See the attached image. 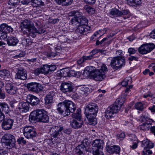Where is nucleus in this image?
Segmentation results:
<instances>
[{"label":"nucleus","mask_w":155,"mask_h":155,"mask_svg":"<svg viewBox=\"0 0 155 155\" xmlns=\"http://www.w3.org/2000/svg\"><path fill=\"white\" fill-rule=\"evenodd\" d=\"M32 5L33 7H37L40 5H43V2L41 0H32Z\"/></svg>","instance_id":"58836bf2"},{"label":"nucleus","mask_w":155,"mask_h":155,"mask_svg":"<svg viewBox=\"0 0 155 155\" xmlns=\"http://www.w3.org/2000/svg\"><path fill=\"white\" fill-rule=\"evenodd\" d=\"M7 37V34L2 30H0V39H5Z\"/></svg>","instance_id":"de8ad7c7"},{"label":"nucleus","mask_w":155,"mask_h":155,"mask_svg":"<svg viewBox=\"0 0 155 155\" xmlns=\"http://www.w3.org/2000/svg\"><path fill=\"white\" fill-rule=\"evenodd\" d=\"M27 101L32 106H35L39 104L40 100L36 97L31 94H28L27 97Z\"/></svg>","instance_id":"412c9836"},{"label":"nucleus","mask_w":155,"mask_h":155,"mask_svg":"<svg viewBox=\"0 0 155 155\" xmlns=\"http://www.w3.org/2000/svg\"><path fill=\"white\" fill-rule=\"evenodd\" d=\"M2 142L9 148L14 147L15 145L16 141L14 136L10 134H6L2 137Z\"/></svg>","instance_id":"423d86ee"},{"label":"nucleus","mask_w":155,"mask_h":155,"mask_svg":"<svg viewBox=\"0 0 155 155\" xmlns=\"http://www.w3.org/2000/svg\"><path fill=\"white\" fill-rule=\"evenodd\" d=\"M7 41L9 46H15L18 42V40L16 37L11 36L8 38Z\"/></svg>","instance_id":"393cba45"},{"label":"nucleus","mask_w":155,"mask_h":155,"mask_svg":"<svg viewBox=\"0 0 155 155\" xmlns=\"http://www.w3.org/2000/svg\"><path fill=\"white\" fill-rule=\"evenodd\" d=\"M41 74H46L49 73L48 71V65H44L43 66L40 67Z\"/></svg>","instance_id":"a19ab883"},{"label":"nucleus","mask_w":155,"mask_h":155,"mask_svg":"<svg viewBox=\"0 0 155 155\" xmlns=\"http://www.w3.org/2000/svg\"><path fill=\"white\" fill-rule=\"evenodd\" d=\"M98 110V106L95 103H89L86 107L84 113L89 121L90 124L95 125L97 124V120L95 117Z\"/></svg>","instance_id":"f03ea898"},{"label":"nucleus","mask_w":155,"mask_h":155,"mask_svg":"<svg viewBox=\"0 0 155 155\" xmlns=\"http://www.w3.org/2000/svg\"><path fill=\"white\" fill-rule=\"evenodd\" d=\"M20 0H9L8 2L9 5L13 6H15L19 3Z\"/></svg>","instance_id":"49530a36"},{"label":"nucleus","mask_w":155,"mask_h":155,"mask_svg":"<svg viewBox=\"0 0 155 155\" xmlns=\"http://www.w3.org/2000/svg\"><path fill=\"white\" fill-rule=\"evenodd\" d=\"M120 12L121 13L120 14V16H121L122 15H126L128 14L129 11L128 10H126L120 11Z\"/></svg>","instance_id":"338daca9"},{"label":"nucleus","mask_w":155,"mask_h":155,"mask_svg":"<svg viewBox=\"0 0 155 155\" xmlns=\"http://www.w3.org/2000/svg\"><path fill=\"white\" fill-rule=\"evenodd\" d=\"M121 98H118L114 104L108 107L106 110L105 117L107 119H110L114 116L119 111L125 101V98L123 95Z\"/></svg>","instance_id":"20e7f679"},{"label":"nucleus","mask_w":155,"mask_h":155,"mask_svg":"<svg viewBox=\"0 0 155 155\" xmlns=\"http://www.w3.org/2000/svg\"><path fill=\"white\" fill-rule=\"evenodd\" d=\"M151 123L146 122L140 125L139 128L140 130H148L151 127Z\"/></svg>","instance_id":"473e14b6"},{"label":"nucleus","mask_w":155,"mask_h":155,"mask_svg":"<svg viewBox=\"0 0 155 155\" xmlns=\"http://www.w3.org/2000/svg\"><path fill=\"white\" fill-rule=\"evenodd\" d=\"M0 27L1 30L7 33H12L13 31V28L6 23H3L1 24Z\"/></svg>","instance_id":"bb28decb"},{"label":"nucleus","mask_w":155,"mask_h":155,"mask_svg":"<svg viewBox=\"0 0 155 155\" xmlns=\"http://www.w3.org/2000/svg\"><path fill=\"white\" fill-rule=\"evenodd\" d=\"M120 149L119 146H111L107 144L106 147V150L109 153L111 154L114 153L119 154Z\"/></svg>","instance_id":"f3484780"},{"label":"nucleus","mask_w":155,"mask_h":155,"mask_svg":"<svg viewBox=\"0 0 155 155\" xmlns=\"http://www.w3.org/2000/svg\"><path fill=\"white\" fill-rule=\"evenodd\" d=\"M129 53V56H130L131 54H134L136 53V50L133 48H129L128 51Z\"/></svg>","instance_id":"6e6d98bb"},{"label":"nucleus","mask_w":155,"mask_h":155,"mask_svg":"<svg viewBox=\"0 0 155 155\" xmlns=\"http://www.w3.org/2000/svg\"><path fill=\"white\" fill-rule=\"evenodd\" d=\"M30 108L29 104L27 102L22 101L20 102L16 108L15 111L20 113H26Z\"/></svg>","instance_id":"f8f14e48"},{"label":"nucleus","mask_w":155,"mask_h":155,"mask_svg":"<svg viewBox=\"0 0 155 155\" xmlns=\"http://www.w3.org/2000/svg\"><path fill=\"white\" fill-rule=\"evenodd\" d=\"M125 64V59L118 58V57H114L111 60L110 65L113 69H117L124 66Z\"/></svg>","instance_id":"1a4fd4ad"},{"label":"nucleus","mask_w":155,"mask_h":155,"mask_svg":"<svg viewBox=\"0 0 155 155\" xmlns=\"http://www.w3.org/2000/svg\"><path fill=\"white\" fill-rule=\"evenodd\" d=\"M103 141L100 139L95 140L92 143L93 154V155H104L101 150L102 148Z\"/></svg>","instance_id":"6e6552de"},{"label":"nucleus","mask_w":155,"mask_h":155,"mask_svg":"<svg viewBox=\"0 0 155 155\" xmlns=\"http://www.w3.org/2000/svg\"><path fill=\"white\" fill-rule=\"evenodd\" d=\"M11 77L10 72L7 70L4 69L0 70V79H5Z\"/></svg>","instance_id":"a878e982"},{"label":"nucleus","mask_w":155,"mask_h":155,"mask_svg":"<svg viewBox=\"0 0 155 155\" xmlns=\"http://www.w3.org/2000/svg\"><path fill=\"white\" fill-rule=\"evenodd\" d=\"M135 108L139 110L142 111L143 110V104L140 102L136 103L135 105Z\"/></svg>","instance_id":"79ce46f5"},{"label":"nucleus","mask_w":155,"mask_h":155,"mask_svg":"<svg viewBox=\"0 0 155 155\" xmlns=\"http://www.w3.org/2000/svg\"><path fill=\"white\" fill-rule=\"evenodd\" d=\"M20 27L21 30L26 29L27 35L29 37L35 38L37 33L41 34L45 31L44 28H39L37 30L33 24L28 20H25L21 23Z\"/></svg>","instance_id":"f257e3e1"},{"label":"nucleus","mask_w":155,"mask_h":155,"mask_svg":"<svg viewBox=\"0 0 155 155\" xmlns=\"http://www.w3.org/2000/svg\"><path fill=\"white\" fill-rule=\"evenodd\" d=\"M127 3L130 5H139L141 4V0H126Z\"/></svg>","instance_id":"72a5a7b5"},{"label":"nucleus","mask_w":155,"mask_h":155,"mask_svg":"<svg viewBox=\"0 0 155 155\" xmlns=\"http://www.w3.org/2000/svg\"><path fill=\"white\" fill-rule=\"evenodd\" d=\"M10 111L7 104L5 103H0V111L8 113Z\"/></svg>","instance_id":"c85d7f7f"},{"label":"nucleus","mask_w":155,"mask_h":155,"mask_svg":"<svg viewBox=\"0 0 155 155\" xmlns=\"http://www.w3.org/2000/svg\"><path fill=\"white\" fill-rule=\"evenodd\" d=\"M62 127L55 126L51 128L50 132L54 138L58 137L61 134V131L63 130Z\"/></svg>","instance_id":"6ab92c4d"},{"label":"nucleus","mask_w":155,"mask_h":155,"mask_svg":"<svg viewBox=\"0 0 155 155\" xmlns=\"http://www.w3.org/2000/svg\"><path fill=\"white\" fill-rule=\"evenodd\" d=\"M84 9L90 14H92L94 12V9L88 5L85 6Z\"/></svg>","instance_id":"a18cd8bd"},{"label":"nucleus","mask_w":155,"mask_h":155,"mask_svg":"<svg viewBox=\"0 0 155 155\" xmlns=\"http://www.w3.org/2000/svg\"><path fill=\"white\" fill-rule=\"evenodd\" d=\"M55 1L59 4L62 3L64 5H68L71 4L73 0H55Z\"/></svg>","instance_id":"4c0bfd02"},{"label":"nucleus","mask_w":155,"mask_h":155,"mask_svg":"<svg viewBox=\"0 0 155 155\" xmlns=\"http://www.w3.org/2000/svg\"><path fill=\"white\" fill-rule=\"evenodd\" d=\"M132 137L133 138H130V139L131 141L133 142V143L132 145H130V146L133 149H135L137 148V139L134 135H132Z\"/></svg>","instance_id":"c9c22d12"},{"label":"nucleus","mask_w":155,"mask_h":155,"mask_svg":"<svg viewBox=\"0 0 155 155\" xmlns=\"http://www.w3.org/2000/svg\"><path fill=\"white\" fill-rule=\"evenodd\" d=\"M152 151L148 149L147 148L144 149L142 151V153L143 155H150L152 154Z\"/></svg>","instance_id":"8fccbe9b"},{"label":"nucleus","mask_w":155,"mask_h":155,"mask_svg":"<svg viewBox=\"0 0 155 155\" xmlns=\"http://www.w3.org/2000/svg\"><path fill=\"white\" fill-rule=\"evenodd\" d=\"M141 146L144 147V149L146 148H151L153 147V144L149 140L147 139L142 141Z\"/></svg>","instance_id":"cd10ccee"},{"label":"nucleus","mask_w":155,"mask_h":155,"mask_svg":"<svg viewBox=\"0 0 155 155\" xmlns=\"http://www.w3.org/2000/svg\"><path fill=\"white\" fill-rule=\"evenodd\" d=\"M34 73L35 75H38L40 74H41V71L40 67L35 70Z\"/></svg>","instance_id":"13d9d810"},{"label":"nucleus","mask_w":155,"mask_h":155,"mask_svg":"<svg viewBox=\"0 0 155 155\" xmlns=\"http://www.w3.org/2000/svg\"><path fill=\"white\" fill-rule=\"evenodd\" d=\"M74 18H72L70 22V24L74 26V28L80 25L78 17L74 16Z\"/></svg>","instance_id":"2f4dec72"},{"label":"nucleus","mask_w":155,"mask_h":155,"mask_svg":"<svg viewBox=\"0 0 155 155\" xmlns=\"http://www.w3.org/2000/svg\"><path fill=\"white\" fill-rule=\"evenodd\" d=\"M5 97V92L1 89H0V99H4Z\"/></svg>","instance_id":"4d7b16f0"},{"label":"nucleus","mask_w":155,"mask_h":155,"mask_svg":"<svg viewBox=\"0 0 155 155\" xmlns=\"http://www.w3.org/2000/svg\"><path fill=\"white\" fill-rule=\"evenodd\" d=\"M98 71H100L102 73H104V75H105L106 72L107 71V68L105 64H103L101 66L100 69Z\"/></svg>","instance_id":"3c124183"},{"label":"nucleus","mask_w":155,"mask_h":155,"mask_svg":"<svg viewBox=\"0 0 155 155\" xmlns=\"http://www.w3.org/2000/svg\"><path fill=\"white\" fill-rule=\"evenodd\" d=\"M132 79L130 77H128L125 78L122 82L121 85L123 86H126L128 84L131 83Z\"/></svg>","instance_id":"ea45409f"},{"label":"nucleus","mask_w":155,"mask_h":155,"mask_svg":"<svg viewBox=\"0 0 155 155\" xmlns=\"http://www.w3.org/2000/svg\"><path fill=\"white\" fill-rule=\"evenodd\" d=\"M5 90L6 92L11 95L16 94L18 91V88L14 84L12 83H7L5 86Z\"/></svg>","instance_id":"ddd939ff"},{"label":"nucleus","mask_w":155,"mask_h":155,"mask_svg":"<svg viewBox=\"0 0 155 155\" xmlns=\"http://www.w3.org/2000/svg\"><path fill=\"white\" fill-rule=\"evenodd\" d=\"M18 104V102L16 100L12 101L10 102V106L12 108H15L17 107Z\"/></svg>","instance_id":"603ef678"},{"label":"nucleus","mask_w":155,"mask_h":155,"mask_svg":"<svg viewBox=\"0 0 155 155\" xmlns=\"http://www.w3.org/2000/svg\"><path fill=\"white\" fill-rule=\"evenodd\" d=\"M86 150V148L81 144L79 145L76 148V152L79 155L85 152Z\"/></svg>","instance_id":"f704fd0d"},{"label":"nucleus","mask_w":155,"mask_h":155,"mask_svg":"<svg viewBox=\"0 0 155 155\" xmlns=\"http://www.w3.org/2000/svg\"><path fill=\"white\" fill-rule=\"evenodd\" d=\"M27 71L25 70L23 68H19L15 75V79L25 80L27 78Z\"/></svg>","instance_id":"2eb2a0df"},{"label":"nucleus","mask_w":155,"mask_h":155,"mask_svg":"<svg viewBox=\"0 0 155 155\" xmlns=\"http://www.w3.org/2000/svg\"><path fill=\"white\" fill-rule=\"evenodd\" d=\"M70 123L72 127L75 129H77L82 126L83 122V121H81L80 120H77L73 119L70 121Z\"/></svg>","instance_id":"b1692460"},{"label":"nucleus","mask_w":155,"mask_h":155,"mask_svg":"<svg viewBox=\"0 0 155 155\" xmlns=\"http://www.w3.org/2000/svg\"><path fill=\"white\" fill-rule=\"evenodd\" d=\"M30 41L29 39L24 38L22 40L21 43L24 45H29L31 44V42Z\"/></svg>","instance_id":"09e8293b"},{"label":"nucleus","mask_w":155,"mask_h":155,"mask_svg":"<svg viewBox=\"0 0 155 155\" xmlns=\"http://www.w3.org/2000/svg\"><path fill=\"white\" fill-rule=\"evenodd\" d=\"M56 67L55 65H48V71L49 73L54 71L56 69Z\"/></svg>","instance_id":"5fc2aeb1"},{"label":"nucleus","mask_w":155,"mask_h":155,"mask_svg":"<svg viewBox=\"0 0 155 155\" xmlns=\"http://www.w3.org/2000/svg\"><path fill=\"white\" fill-rule=\"evenodd\" d=\"M27 87L28 89L32 91L37 92L41 89L40 84L36 82H31L27 84Z\"/></svg>","instance_id":"dca6fc26"},{"label":"nucleus","mask_w":155,"mask_h":155,"mask_svg":"<svg viewBox=\"0 0 155 155\" xmlns=\"http://www.w3.org/2000/svg\"><path fill=\"white\" fill-rule=\"evenodd\" d=\"M76 109V105L72 101L65 100L58 104L57 110L60 114L64 116L69 115L70 113H73Z\"/></svg>","instance_id":"7ed1b4c3"},{"label":"nucleus","mask_w":155,"mask_h":155,"mask_svg":"<svg viewBox=\"0 0 155 155\" xmlns=\"http://www.w3.org/2000/svg\"><path fill=\"white\" fill-rule=\"evenodd\" d=\"M3 121L2 124V126L3 129L8 130L12 128L14 122L13 119L5 118L4 120Z\"/></svg>","instance_id":"4468645a"},{"label":"nucleus","mask_w":155,"mask_h":155,"mask_svg":"<svg viewBox=\"0 0 155 155\" xmlns=\"http://www.w3.org/2000/svg\"><path fill=\"white\" fill-rule=\"evenodd\" d=\"M125 136V135L124 133H122L120 134H118L117 135V138L120 140H122Z\"/></svg>","instance_id":"052dcab7"},{"label":"nucleus","mask_w":155,"mask_h":155,"mask_svg":"<svg viewBox=\"0 0 155 155\" xmlns=\"http://www.w3.org/2000/svg\"><path fill=\"white\" fill-rule=\"evenodd\" d=\"M49 117L47 112L43 109H38L32 112L29 116L31 121L36 120L43 123L49 121Z\"/></svg>","instance_id":"39448f33"},{"label":"nucleus","mask_w":155,"mask_h":155,"mask_svg":"<svg viewBox=\"0 0 155 155\" xmlns=\"http://www.w3.org/2000/svg\"><path fill=\"white\" fill-rule=\"evenodd\" d=\"M124 53L121 50H117L115 53L116 55L117 56L116 57H118V58H122L123 59H125L124 57L123 56Z\"/></svg>","instance_id":"37998d69"},{"label":"nucleus","mask_w":155,"mask_h":155,"mask_svg":"<svg viewBox=\"0 0 155 155\" xmlns=\"http://www.w3.org/2000/svg\"><path fill=\"white\" fill-rule=\"evenodd\" d=\"M56 94L55 92L53 90H51L49 91L48 94L47 95H49V96L53 98V97L55 96Z\"/></svg>","instance_id":"bf43d9fd"},{"label":"nucleus","mask_w":155,"mask_h":155,"mask_svg":"<svg viewBox=\"0 0 155 155\" xmlns=\"http://www.w3.org/2000/svg\"><path fill=\"white\" fill-rule=\"evenodd\" d=\"M73 87L71 83H62L60 87L61 90L64 93L71 92L73 91Z\"/></svg>","instance_id":"a211bd4d"},{"label":"nucleus","mask_w":155,"mask_h":155,"mask_svg":"<svg viewBox=\"0 0 155 155\" xmlns=\"http://www.w3.org/2000/svg\"><path fill=\"white\" fill-rule=\"evenodd\" d=\"M72 71L68 68L63 69L58 72V74L61 77H71L72 76L71 74Z\"/></svg>","instance_id":"5701e85b"},{"label":"nucleus","mask_w":155,"mask_h":155,"mask_svg":"<svg viewBox=\"0 0 155 155\" xmlns=\"http://www.w3.org/2000/svg\"><path fill=\"white\" fill-rule=\"evenodd\" d=\"M90 26L85 25H79L76 30L75 32L78 34L85 35L89 32L91 30Z\"/></svg>","instance_id":"aec40b11"},{"label":"nucleus","mask_w":155,"mask_h":155,"mask_svg":"<svg viewBox=\"0 0 155 155\" xmlns=\"http://www.w3.org/2000/svg\"><path fill=\"white\" fill-rule=\"evenodd\" d=\"M129 56L130 57L128 58V60L129 61H137L138 58L137 57L134 56H131V55Z\"/></svg>","instance_id":"0e129e2a"},{"label":"nucleus","mask_w":155,"mask_h":155,"mask_svg":"<svg viewBox=\"0 0 155 155\" xmlns=\"http://www.w3.org/2000/svg\"><path fill=\"white\" fill-rule=\"evenodd\" d=\"M155 48L153 44L144 45L140 47L138 51L139 53L141 54H145L150 52Z\"/></svg>","instance_id":"9b49d317"},{"label":"nucleus","mask_w":155,"mask_h":155,"mask_svg":"<svg viewBox=\"0 0 155 155\" xmlns=\"http://www.w3.org/2000/svg\"><path fill=\"white\" fill-rule=\"evenodd\" d=\"M92 69L93 67L92 66L87 67L85 68V71L89 73V74H90L93 71Z\"/></svg>","instance_id":"e2e57ef3"},{"label":"nucleus","mask_w":155,"mask_h":155,"mask_svg":"<svg viewBox=\"0 0 155 155\" xmlns=\"http://www.w3.org/2000/svg\"><path fill=\"white\" fill-rule=\"evenodd\" d=\"M140 120L142 121L146 122L151 123L152 122V120L150 118L148 114L145 112L142 114L140 118Z\"/></svg>","instance_id":"c756f323"},{"label":"nucleus","mask_w":155,"mask_h":155,"mask_svg":"<svg viewBox=\"0 0 155 155\" xmlns=\"http://www.w3.org/2000/svg\"><path fill=\"white\" fill-rule=\"evenodd\" d=\"M120 11L117 9L112 8L110 10L109 14L112 18L120 16Z\"/></svg>","instance_id":"7c9ffc66"},{"label":"nucleus","mask_w":155,"mask_h":155,"mask_svg":"<svg viewBox=\"0 0 155 155\" xmlns=\"http://www.w3.org/2000/svg\"><path fill=\"white\" fill-rule=\"evenodd\" d=\"M106 77L104 73H102L100 71H96L94 72V78L97 81H101L102 80Z\"/></svg>","instance_id":"4be33fe9"},{"label":"nucleus","mask_w":155,"mask_h":155,"mask_svg":"<svg viewBox=\"0 0 155 155\" xmlns=\"http://www.w3.org/2000/svg\"><path fill=\"white\" fill-rule=\"evenodd\" d=\"M37 58H33L31 59H27V61L30 64L33 63L36 61Z\"/></svg>","instance_id":"69168bd1"},{"label":"nucleus","mask_w":155,"mask_h":155,"mask_svg":"<svg viewBox=\"0 0 155 155\" xmlns=\"http://www.w3.org/2000/svg\"><path fill=\"white\" fill-rule=\"evenodd\" d=\"M53 99L51 97H50L49 95H47L45 98V103L46 104H49L51 103L53 101Z\"/></svg>","instance_id":"c03bdc74"},{"label":"nucleus","mask_w":155,"mask_h":155,"mask_svg":"<svg viewBox=\"0 0 155 155\" xmlns=\"http://www.w3.org/2000/svg\"><path fill=\"white\" fill-rule=\"evenodd\" d=\"M21 131L28 139L32 138L37 135L36 132L32 126H26L23 127L21 128Z\"/></svg>","instance_id":"0eeeda50"},{"label":"nucleus","mask_w":155,"mask_h":155,"mask_svg":"<svg viewBox=\"0 0 155 155\" xmlns=\"http://www.w3.org/2000/svg\"><path fill=\"white\" fill-rule=\"evenodd\" d=\"M89 144V143L88 142V140L86 139L83 140L81 145L83 146V147H84L86 148L87 147H88Z\"/></svg>","instance_id":"864d4df0"},{"label":"nucleus","mask_w":155,"mask_h":155,"mask_svg":"<svg viewBox=\"0 0 155 155\" xmlns=\"http://www.w3.org/2000/svg\"><path fill=\"white\" fill-rule=\"evenodd\" d=\"M93 58V56L91 54V55L88 56H84L82 57V59L83 60V61H84L87 60H90L92 59Z\"/></svg>","instance_id":"680f3d73"},{"label":"nucleus","mask_w":155,"mask_h":155,"mask_svg":"<svg viewBox=\"0 0 155 155\" xmlns=\"http://www.w3.org/2000/svg\"><path fill=\"white\" fill-rule=\"evenodd\" d=\"M81 109L80 108L78 109L77 110L76 112L72 114V117L77 120H80L81 118Z\"/></svg>","instance_id":"e433bc0d"},{"label":"nucleus","mask_w":155,"mask_h":155,"mask_svg":"<svg viewBox=\"0 0 155 155\" xmlns=\"http://www.w3.org/2000/svg\"><path fill=\"white\" fill-rule=\"evenodd\" d=\"M132 87L133 86L132 85H130L128 87H127L126 89L124 91V92L126 94V95H127V94L130 91V89L132 88Z\"/></svg>","instance_id":"774afa93"},{"label":"nucleus","mask_w":155,"mask_h":155,"mask_svg":"<svg viewBox=\"0 0 155 155\" xmlns=\"http://www.w3.org/2000/svg\"><path fill=\"white\" fill-rule=\"evenodd\" d=\"M69 15L70 16H74L78 17L80 25H85L87 24L88 20L85 17L82 16L81 14L77 11H71L69 13Z\"/></svg>","instance_id":"9d476101"}]
</instances>
